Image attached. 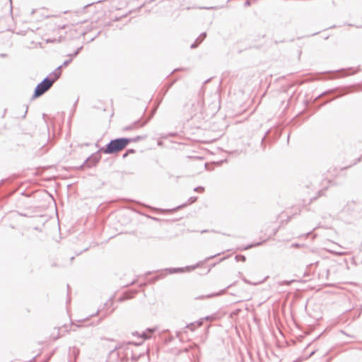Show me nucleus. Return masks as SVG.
I'll return each instance as SVG.
<instances>
[{
  "label": "nucleus",
  "mask_w": 362,
  "mask_h": 362,
  "mask_svg": "<svg viewBox=\"0 0 362 362\" xmlns=\"http://www.w3.org/2000/svg\"><path fill=\"white\" fill-rule=\"evenodd\" d=\"M60 73L54 74L55 77L52 80L45 79L35 88L34 96L35 98L40 96L45 93L53 84L54 81L59 77Z\"/></svg>",
  "instance_id": "2"
},
{
  "label": "nucleus",
  "mask_w": 362,
  "mask_h": 362,
  "mask_svg": "<svg viewBox=\"0 0 362 362\" xmlns=\"http://www.w3.org/2000/svg\"><path fill=\"white\" fill-rule=\"evenodd\" d=\"M135 151L133 149L128 150L124 154V157H126L129 153H134Z\"/></svg>",
  "instance_id": "4"
},
{
  "label": "nucleus",
  "mask_w": 362,
  "mask_h": 362,
  "mask_svg": "<svg viewBox=\"0 0 362 362\" xmlns=\"http://www.w3.org/2000/svg\"><path fill=\"white\" fill-rule=\"evenodd\" d=\"M141 337H143L144 339H148V338L153 337V336L151 335V332H149L148 333H145V334H142Z\"/></svg>",
  "instance_id": "3"
},
{
  "label": "nucleus",
  "mask_w": 362,
  "mask_h": 362,
  "mask_svg": "<svg viewBox=\"0 0 362 362\" xmlns=\"http://www.w3.org/2000/svg\"><path fill=\"white\" fill-rule=\"evenodd\" d=\"M129 142L130 139L125 138L112 140L107 144L104 150V153H115L121 151L126 148Z\"/></svg>",
  "instance_id": "1"
}]
</instances>
